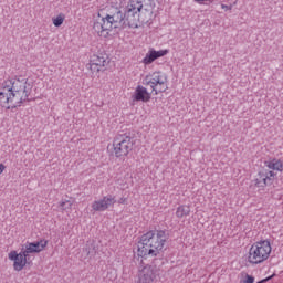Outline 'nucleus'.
I'll return each instance as SVG.
<instances>
[{
	"label": "nucleus",
	"mask_w": 283,
	"mask_h": 283,
	"mask_svg": "<svg viewBox=\"0 0 283 283\" xmlns=\"http://www.w3.org/2000/svg\"><path fill=\"white\" fill-rule=\"evenodd\" d=\"M160 275V270L156 264H147L138 273V283H151Z\"/></svg>",
	"instance_id": "obj_8"
},
{
	"label": "nucleus",
	"mask_w": 283,
	"mask_h": 283,
	"mask_svg": "<svg viewBox=\"0 0 283 283\" xmlns=\"http://www.w3.org/2000/svg\"><path fill=\"white\" fill-rule=\"evenodd\" d=\"M116 205V197L113 195L104 196L99 200H95L92 203L93 211H107L109 207H114Z\"/></svg>",
	"instance_id": "obj_10"
},
{
	"label": "nucleus",
	"mask_w": 283,
	"mask_h": 283,
	"mask_svg": "<svg viewBox=\"0 0 283 283\" xmlns=\"http://www.w3.org/2000/svg\"><path fill=\"white\" fill-rule=\"evenodd\" d=\"M271 255V242L261 241L251 245L248 255V262L250 264H262V262H266L269 256Z\"/></svg>",
	"instance_id": "obj_4"
},
{
	"label": "nucleus",
	"mask_w": 283,
	"mask_h": 283,
	"mask_svg": "<svg viewBox=\"0 0 283 283\" xmlns=\"http://www.w3.org/2000/svg\"><path fill=\"white\" fill-rule=\"evenodd\" d=\"M210 3H213V0H209Z\"/></svg>",
	"instance_id": "obj_31"
},
{
	"label": "nucleus",
	"mask_w": 283,
	"mask_h": 283,
	"mask_svg": "<svg viewBox=\"0 0 283 283\" xmlns=\"http://www.w3.org/2000/svg\"><path fill=\"white\" fill-rule=\"evenodd\" d=\"M60 209H61V211H67V209H72V202L71 201H61Z\"/></svg>",
	"instance_id": "obj_23"
},
{
	"label": "nucleus",
	"mask_w": 283,
	"mask_h": 283,
	"mask_svg": "<svg viewBox=\"0 0 283 283\" xmlns=\"http://www.w3.org/2000/svg\"><path fill=\"white\" fill-rule=\"evenodd\" d=\"M156 61V53L154 49H150L147 53L146 56L143 59L144 65H151Z\"/></svg>",
	"instance_id": "obj_17"
},
{
	"label": "nucleus",
	"mask_w": 283,
	"mask_h": 283,
	"mask_svg": "<svg viewBox=\"0 0 283 283\" xmlns=\"http://www.w3.org/2000/svg\"><path fill=\"white\" fill-rule=\"evenodd\" d=\"M3 171H6V165L0 164V175L3 174Z\"/></svg>",
	"instance_id": "obj_29"
},
{
	"label": "nucleus",
	"mask_w": 283,
	"mask_h": 283,
	"mask_svg": "<svg viewBox=\"0 0 283 283\" xmlns=\"http://www.w3.org/2000/svg\"><path fill=\"white\" fill-rule=\"evenodd\" d=\"M167 74L158 71L146 75L143 85H148L155 95L163 94L169 90Z\"/></svg>",
	"instance_id": "obj_5"
},
{
	"label": "nucleus",
	"mask_w": 283,
	"mask_h": 283,
	"mask_svg": "<svg viewBox=\"0 0 283 283\" xmlns=\"http://www.w3.org/2000/svg\"><path fill=\"white\" fill-rule=\"evenodd\" d=\"M222 10H232L233 6L221 4Z\"/></svg>",
	"instance_id": "obj_28"
},
{
	"label": "nucleus",
	"mask_w": 283,
	"mask_h": 283,
	"mask_svg": "<svg viewBox=\"0 0 283 283\" xmlns=\"http://www.w3.org/2000/svg\"><path fill=\"white\" fill-rule=\"evenodd\" d=\"M134 145H136L134 137L127 134L117 135L113 140L115 158L129 156V151L134 149Z\"/></svg>",
	"instance_id": "obj_6"
},
{
	"label": "nucleus",
	"mask_w": 283,
	"mask_h": 283,
	"mask_svg": "<svg viewBox=\"0 0 283 283\" xmlns=\"http://www.w3.org/2000/svg\"><path fill=\"white\" fill-rule=\"evenodd\" d=\"M28 264V256L23 250L19 253L18 259L14 260L13 269L14 271H23V268Z\"/></svg>",
	"instance_id": "obj_13"
},
{
	"label": "nucleus",
	"mask_w": 283,
	"mask_h": 283,
	"mask_svg": "<svg viewBox=\"0 0 283 283\" xmlns=\"http://www.w3.org/2000/svg\"><path fill=\"white\" fill-rule=\"evenodd\" d=\"M265 178V182H270V185H273V179L275 178V172L273 170H269L264 174Z\"/></svg>",
	"instance_id": "obj_22"
},
{
	"label": "nucleus",
	"mask_w": 283,
	"mask_h": 283,
	"mask_svg": "<svg viewBox=\"0 0 283 283\" xmlns=\"http://www.w3.org/2000/svg\"><path fill=\"white\" fill-rule=\"evenodd\" d=\"M191 213V207L188 205H181L177 208L176 216L178 218H187Z\"/></svg>",
	"instance_id": "obj_16"
},
{
	"label": "nucleus",
	"mask_w": 283,
	"mask_h": 283,
	"mask_svg": "<svg viewBox=\"0 0 283 283\" xmlns=\"http://www.w3.org/2000/svg\"><path fill=\"white\" fill-rule=\"evenodd\" d=\"M254 282H255V277L249 274H247L245 280L243 281V283H254Z\"/></svg>",
	"instance_id": "obj_26"
},
{
	"label": "nucleus",
	"mask_w": 283,
	"mask_h": 283,
	"mask_svg": "<svg viewBox=\"0 0 283 283\" xmlns=\"http://www.w3.org/2000/svg\"><path fill=\"white\" fill-rule=\"evenodd\" d=\"M169 240V232L167 230H150L140 237L137 244V253L139 258H156L160 255V251L165 249Z\"/></svg>",
	"instance_id": "obj_2"
},
{
	"label": "nucleus",
	"mask_w": 283,
	"mask_h": 283,
	"mask_svg": "<svg viewBox=\"0 0 283 283\" xmlns=\"http://www.w3.org/2000/svg\"><path fill=\"white\" fill-rule=\"evenodd\" d=\"M193 1H196V3H202V2L208 1V0H193Z\"/></svg>",
	"instance_id": "obj_30"
},
{
	"label": "nucleus",
	"mask_w": 283,
	"mask_h": 283,
	"mask_svg": "<svg viewBox=\"0 0 283 283\" xmlns=\"http://www.w3.org/2000/svg\"><path fill=\"white\" fill-rule=\"evenodd\" d=\"M167 54H169V50H159L156 51L155 50V59H163V56H167Z\"/></svg>",
	"instance_id": "obj_24"
},
{
	"label": "nucleus",
	"mask_w": 283,
	"mask_h": 283,
	"mask_svg": "<svg viewBox=\"0 0 283 283\" xmlns=\"http://www.w3.org/2000/svg\"><path fill=\"white\" fill-rule=\"evenodd\" d=\"M143 3H145V0H129L126 9L135 12H143Z\"/></svg>",
	"instance_id": "obj_15"
},
{
	"label": "nucleus",
	"mask_w": 283,
	"mask_h": 283,
	"mask_svg": "<svg viewBox=\"0 0 283 283\" xmlns=\"http://www.w3.org/2000/svg\"><path fill=\"white\" fill-rule=\"evenodd\" d=\"M264 178H266V176L264 175V172H259V178L255 179V187H269L271 186V181H265Z\"/></svg>",
	"instance_id": "obj_18"
},
{
	"label": "nucleus",
	"mask_w": 283,
	"mask_h": 283,
	"mask_svg": "<svg viewBox=\"0 0 283 283\" xmlns=\"http://www.w3.org/2000/svg\"><path fill=\"white\" fill-rule=\"evenodd\" d=\"M21 251H23L27 256L30 253H36V250H34V243H32V242H27L24 244V249L22 248Z\"/></svg>",
	"instance_id": "obj_20"
},
{
	"label": "nucleus",
	"mask_w": 283,
	"mask_h": 283,
	"mask_svg": "<svg viewBox=\"0 0 283 283\" xmlns=\"http://www.w3.org/2000/svg\"><path fill=\"white\" fill-rule=\"evenodd\" d=\"M117 202H118V205H127V198L122 197V198H119V200Z\"/></svg>",
	"instance_id": "obj_27"
},
{
	"label": "nucleus",
	"mask_w": 283,
	"mask_h": 283,
	"mask_svg": "<svg viewBox=\"0 0 283 283\" xmlns=\"http://www.w3.org/2000/svg\"><path fill=\"white\" fill-rule=\"evenodd\" d=\"M82 255L84 260H94L96 255H98V242H96V240L86 241L82 249Z\"/></svg>",
	"instance_id": "obj_11"
},
{
	"label": "nucleus",
	"mask_w": 283,
	"mask_h": 283,
	"mask_svg": "<svg viewBox=\"0 0 283 283\" xmlns=\"http://www.w3.org/2000/svg\"><path fill=\"white\" fill-rule=\"evenodd\" d=\"M93 30L98 36H103V32L125 30L124 12L117 9L114 13H107L104 18L94 22Z\"/></svg>",
	"instance_id": "obj_3"
},
{
	"label": "nucleus",
	"mask_w": 283,
	"mask_h": 283,
	"mask_svg": "<svg viewBox=\"0 0 283 283\" xmlns=\"http://www.w3.org/2000/svg\"><path fill=\"white\" fill-rule=\"evenodd\" d=\"M140 23V12L125 8L124 11V28L136 30Z\"/></svg>",
	"instance_id": "obj_9"
},
{
	"label": "nucleus",
	"mask_w": 283,
	"mask_h": 283,
	"mask_svg": "<svg viewBox=\"0 0 283 283\" xmlns=\"http://www.w3.org/2000/svg\"><path fill=\"white\" fill-rule=\"evenodd\" d=\"M18 256H19V253H17V251H11L9 253V260H11L13 262L18 259Z\"/></svg>",
	"instance_id": "obj_25"
},
{
	"label": "nucleus",
	"mask_w": 283,
	"mask_h": 283,
	"mask_svg": "<svg viewBox=\"0 0 283 283\" xmlns=\"http://www.w3.org/2000/svg\"><path fill=\"white\" fill-rule=\"evenodd\" d=\"M31 243L33 244V249L35 250V253H41V251H43V249L48 247L46 240H40Z\"/></svg>",
	"instance_id": "obj_19"
},
{
	"label": "nucleus",
	"mask_w": 283,
	"mask_h": 283,
	"mask_svg": "<svg viewBox=\"0 0 283 283\" xmlns=\"http://www.w3.org/2000/svg\"><path fill=\"white\" fill-rule=\"evenodd\" d=\"M30 94H32V84L28 83V78L20 76L7 80L0 91V106L6 109H17L23 103L30 102Z\"/></svg>",
	"instance_id": "obj_1"
},
{
	"label": "nucleus",
	"mask_w": 283,
	"mask_h": 283,
	"mask_svg": "<svg viewBox=\"0 0 283 283\" xmlns=\"http://www.w3.org/2000/svg\"><path fill=\"white\" fill-rule=\"evenodd\" d=\"M133 101L135 102H142V103H149L151 101V94L149 91L145 88L143 85H138L135 88L134 95H133Z\"/></svg>",
	"instance_id": "obj_12"
},
{
	"label": "nucleus",
	"mask_w": 283,
	"mask_h": 283,
	"mask_svg": "<svg viewBox=\"0 0 283 283\" xmlns=\"http://www.w3.org/2000/svg\"><path fill=\"white\" fill-rule=\"evenodd\" d=\"M63 21H65V15L60 13L55 19H53V25H55V28H61L63 25Z\"/></svg>",
	"instance_id": "obj_21"
},
{
	"label": "nucleus",
	"mask_w": 283,
	"mask_h": 283,
	"mask_svg": "<svg viewBox=\"0 0 283 283\" xmlns=\"http://www.w3.org/2000/svg\"><path fill=\"white\" fill-rule=\"evenodd\" d=\"M264 165L268 169H272V171H283V161L281 159L273 158L270 161H265Z\"/></svg>",
	"instance_id": "obj_14"
},
{
	"label": "nucleus",
	"mask_w": 283,
	"mask_h": 283,
	"mask_svg": "<svg viewBox=\"0 0 283 283\" xmlns=\"http://www.w3.org/2000/svg\"><path fill=\"white\" fill-rule=\"evenodd\" d=\"M109 55L105 52L95 53L90 59V70L93 74H98V72H105V67L109 65Z\"/></svg>",
	"instance_id": "obj_7"
}]
</instances>
